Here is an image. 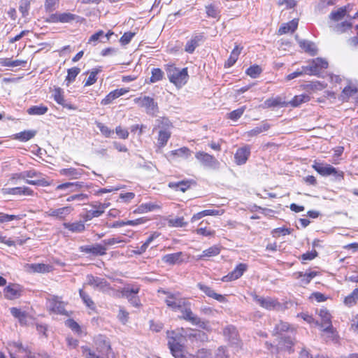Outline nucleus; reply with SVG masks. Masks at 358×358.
Wrapping results in <instances>:
<instances>
[{"mask_svg": "<svg viewBox=\"0 0 358 358\" xmlns=\"http://www.w3.org/2000/svg\"><path fill=\"white\" fill-rule=\"evenodd\" d=\"M275 334L279 335V341L277 347L280 350L292 351L294 344L292 336L294 334V329L287 322L280 321L276 324L273 330Z\"/></svg>", "mask_w": 358, "mask_h": 358, "instance_id": "1", "label": "nucleus"}, {"mask_svg": "<svg viewBox=\"0 0 358 358\" xmlns=\"http://www.w3.org/2000/svg\"><path fill=\"white\" fill-rule=\"evenodd\" d=\"M168 345L171 354L175 358L183 357V336L176 331H168Z\"/></svg>", "mask_w": 358, "mask_h": 358, "instance_id": "2", "label": "nucleus"}, {"mask_svg": "<svg viewBox=\"0 0 358 358\" xmlns=\"http://www.w3.org/2000/svg\"><path fill=\"white\" fill-rule=\"evenodd\" d=\"M167 76L171 83H173L177 87H181L187 81V69L184 68L180 70L175 66H169L167 68Z\"/></svg>", "mask_w": 358, "mask_h": 358, "instance_id": "3", "label": "nucleus"}, {"mask_svg": "<svg viewBox=\"0 0 358 358\" xmlns=\"http://www.w3.org/2000/svg\"><path fill=\"white\" fill-rule=\"evenodd\" d=\"M159 128L157 144L160 148L164 147L171 137L170 129L172 127L171 122L167 118H162L156 120Z\"/></svg>", "mask_w": 358, "mask_h": 358, "instance_id": "4", "label": "nucleus"}, {"mask_svg": "<svg viewBox=\"0 0 358 358\" xmlns=\"http://www.w3.org/2000/svg\"><path fill=\"white\" fill-rule=\"evenodd\" d=\"M158 292L166 295L165 303L173 310L176 311L186 306V299L182 298L179 292L173 293L164 289H159Z\"/></svg>", "mask_w": 358, "mask_h": 358, "instance_id": "5", "label": "nucleus"}, {"mask_svg": "<svg viewBox=\"0 0 358 358\" xmlns=\"http://www.w3.org/2000/svg\"><path fill=\"white\" fill-rule=\"evenodd\" d=\"M328 62L323 58L317 57L307 62L306 65H304L306 75L309 76H319L322 70L327 69Z\"/></svg>", "mask_w": 358, "mask_h": 358, "instance_id": "6", "label": "nucleus"}, {"mask_svg": "<svg viewBox=\"0 0 358 358\" xmlns=\"http://www.w3.org/2000/svg\"><path fill=\"white\" fill-rule=\"evenodd\" d=\"M134 101L139 107L144 108L148 115H156L158 113L157 102L155 101L154 99L150 96H144L143 97L136 98Z\"/></svg>", "mask_w": 358, "mask_h": 358, "instance_id": "7", "label": "nucleus"}, {"mask_svg": "<svg viewBox=\"0 0 358 358\" xmlns=\"http://www.w3.org/2000/svg\"><path fill=\"white\" fill-rule=\"evenodd\" d=\"M196 159L205 167L217 169L220 167L219 161L213 155L207 152L199 151L195 154Z\"/></svg>", "mask_w": 358, "mask_h": 358, "instance_id": "8", "label": "nucleus"}, {"mask_svg": "<svg viewBox=\"0 0 358 358\" xmlns=\"http://www.w3.org/2000/svg\"><path fill=\"white\" fill-rule=\"evenodd\" d=\"M73 210V208L71 206H66L58 208H51L45 212V215L56 220H64Z\"/></svg>", "mask_w": 358, "mask_h": 358, "instance_id": "9", "label": "nucleus"}, {"mask_svg": "<svg viewBox=\"0 0 358 358\" xmlns=\"http://www.w3.org/2000/svg\"><path fill=\"white\" fill-rule=\"evenodd\" d=\"M317 314L321 320L319 325L324 333L334 334V327L331 324V315L326 308H322L317 310Z\"/></svg>", "mask_w": 358, "mask_h": 358, "instance_id": "10", "label": "nucleus"}, {"mask_svg": "<svg viewBox=\"0 0 358 358\" xmlns=\"http://www.w3.org/2000/svg\"><path fill=\"white\" fill-rule=\"evenodd\" d=\"M87 284L103 292H107L110 289L109 284L105 279L92 275L87 276Z\"/></svg>", "mask_w": 358, "mask_h": 358, "instance_id": "11", "label": "nucleus"}, {"mask_svg": "<svg viewBox=\"0 0 358 358\" xmlns=\"http://www.w3.org/2000/svg\"><path fill=\"white\" fill-rule=\"evenodd\" d=\"M253 300L261 307L267 310L278 309L280 304L275 300L270 297L264 298L257 294L252 295Z\"/></svg>", "mask_w": 358, "mask_h": 358, "instance_id": "12", "label": "nucleus"}, {"mask_svg": "<svg viewBox=\"0 0 358 358\" xmlns=\"http://www.w3.org/2000/svg\"><path fill=\"white\" fill-rule=\"evenodd\" d=\"M140 289L138 287L124 288L122 291V296L127 299L129 302L134 307H139L141 304L140 299L137 296Z\"/></svg>", "mask_w": 358, "mask_h": 358, "instance_id": "13", "label": "nucleus"}, {"mask_svg": "<svg viewBox=\"0 0 358 358\" xmlns=\"http://www.w3.org/2000/svg\"><path fill=\"white\" fill-rule=\"evenodd\" d=\"M80 251L86 254H92L94 256H102L106 255L107 248L101 244L87 245L80 246Z\"/></svg>", "mask_w": 358, "mask_h": 358, "instance_id": "14", "label": "nucleus"}, {"mask_svg": "<svg viewBox=\"0 0 358 358\" xmlns=\"http://www.w3.org/2000/svg\"><path fill=\"white\" fill-rule=\"evenodd\" d=\"M247 268L248 266L245 264L241 263L231 273L223 276L222 280L223 282H230L237 280L243 275Z\"/></svg>", "mask_w": 358, "mask_h": 358, "instance_id": "15", "label": "nucleus"}, {"mask_svg": "<svg viewBox=\"0 0 358 358\" xmlns=\"http://www.w3.org/2000/svg\"><path fill=\"white\" fill-rule=\"evenodd\" d=\"M49 309L57 314L66 315L64 303L60 300L58 296H53L48 301Z\"/></svg>", "mask_w": 358, "mask_h": 358, "instance_id": "16", "label": "nucleus"}, {"mask_svg": "<svg viewBox=\"0 0 358 358\" xmlns=\"http://www.w3.org/2000/svg\"><path fill=\"white\" fill-rule=\"evenodd\" d=\"M203 36L201 34H196L188 40L185 46V51L192 54L203 41Z\"/></svg>", "mask_w": 358, "mask_h": 358, "instance_id": "17", "label": "nucleus"}, {"mask_svg": "<svg viewBox=\"0 0 358 358\" xmlns=\"http://www.w3.org/2000/svg\"><path fill=\"white\" fill-rule=\"evenodd\" d=\"M24 268L29 273H45L50 272L52 266L45 264H27L24 266Z\"/></svg>", "mask_w": 358, "mask_h": 358, "instance_id": "18", "label": "nucleus"}, {"mask_svg": "<svg viewBox=\"0 0 358 358\" xmlns=\"http://www.w3.org/2000/svg\"><path fill=\"white\" fill-rule=\"evenodd\" d=\"M313 167L318 173L323 176L336 175L337 173V170L330 164L315 163Z\"/></svg>", "mask_w": 358, "mask_h": 358, "instance_id": "19", "label": "nucleus"}, {"mask_svg": "<svg viewBox=\"0 0 358 358\" xmlns=\"http://www.w3.org/2000/svg\"><path fill=\"white\" fill-rule=\"evenodd\" d=\"M250 155L249 146H244L237 150L235 154L236 163L238 165L244 164Z\"/></svg>", "mask_w": 358, "mask_h": 358, "instance_id": "20", "label": "nucleus"}, {"mask_svg": "<svg viewBox=\"0 0 358 358\" xmlns=\"http://www.w3.org/2000/svg\"><path fill=\"white\" fill-rule=\"evenodd\" d=\"M4 296L8 299H15L20 296L21 289L19 285L10 284L5 287Z\"/></svg>", "mask_w": 358, "mask_h": 358, "instance_id": "21", "label": "nucleus"}, {"mask_svg": "<svg viewBox=\"0 0 358 358\" xmlns=\"http://www.w3.org/2000/svg\"><path fill=\"white\" fill-rule=\"evenodd\" d=\"M184 254L182 252H178L172 254H168L162 257V259L164 262L173 265L176 264H180L183 262Z\"/></svg>", "mask_w": 358, "mask_h": 358, "instance_id": "22", "label": "nucleus"}, {"mask_svg": "<svg viewBox=\"0 0 358 358\" xmlns=\"http://www.w3.org/2000/svg\"><path fill=\"white\" fill-rule=\"evenodd\" d=\"M82 169L68 168L59 171L62 176L69 178L70 180L78 179L83 174Z\"/></svg>", "mask_w": 358, "mask_h": 358, "instance_id": "23", "label": "nucleus"}, {"mask_svg": "<svg viewBox=\"0 0 358 358\" xmlns=\"http://www.w3.org/2000/svg\"><path fill=\"white\" fill-rule=\"evenodd\" d=\"M4 193L13 194V195H26L31 196L34 194V191L27 187H17L13 188H7L3 189Z\"/></svg>", "mask_w": 358, "mask_h": 358, "instance_id": "24", "label": "nucleus"}, {"mask_svg": "<svg viewBox=\"0 0 358 358\" xmlns=\"http://www.w3.org/2000/svg\"><path fill=\"white\" fill-rule=\"evenodd\" d=\"M63 227L72 233H81L85 229V223L83 221L64 222Z\"/></svg>", "mask_w": 358, "mask_h": 358, "instance_id": "25", "label": "nucleus"}, {"mask_svg": "<svg viewBox=\"0 0 358 358\" xmlns=\"http://www.w3.org/2000/svg\"><path fill=\"white\" fill-rule=\"evenodd\" d=\"M83 187V183L76 182H65L57 186V190H67L69 192H75Z\"/></svg>", "mask_w": 358, "mask_h": 358, "instance_id": "26", "label": "nucleus"}, {"mask_svg": "<svg viewBox=\"0 0 358 358\" xmlns=\"http://www.w3.org/2000/svg\"><path fill=\"white\" fill-rule=\"evenodd\" d=\"M10 313L13 316L17 318L19 320V322L22 324H27L29 323V320H31V317H29L25 312L22 311L20 309H18L17 308H10Z\"/></svg>", "mask_w": 358, "mask_h": 358, "instance_id": "27", "label": "nucleus"}, {"mask_svg": "<svg viewBox=\"0 0 358 358\" xmlns=\"http://www.w3.org/2000/svg\"><path fill=\"white\" fill-rule=\"evenodd\" d=\"M298 26V20L294 19L290 22L282 24L278 30L280 34H285L288 32H294Z\"/></svg>", "mask_w": 358, "mask_h": 358, "instance_id": "28", "label": "nucleus"}, {"mask_svg": "<svg viewBox=\"0 0 358 358\" xmlns=\"http://www.w3.org/2000/svg\"><path fill=\"white\" fill-rule=\"evenodd\" d=\"M54 99L58 104L62 105L64 108H67L69 109H75V107H73L71 104L66 103L64 96L62 94V90L60 88L55 90L54 93Z\"/></svg>", "mask_w": 358, "mask_h": 358, "instance_id": "29", "label": "nucleus"}, {"mask_svg": "<svg viewBox=\"0 0 358 358\" xmlns=\"http://www.w3.org/2000/svg\"><path fill=\"white\" fill-rule=\"evenodd\" d=\"M310 99V96L306 94L295 96L290 101L287 103V106L290 105L292 107H298L303 103H306Z\"/></svg>", "mask_w": 358, "mask_h": 358, "instance_id": "30", "label": "nucleus"}, {"mask_svg": "<svg viewBox=\"0 0 358 358\" xmlns=\"http://www.w3.org/2000/svg\"><path fill=\"white\" fill-rule=\"evenodd\" d=\"M348 12L347 6L341 7L336 10L332 11L329 15V18L334 22H338L347 15Z\"/></svg>", "mask_w": 358, "mask_h": 358, "instance_id": "31", "label": "nucleus"}, {"mask_svg": "<svg viewBox=\"0 0 358 358\" xmlns=\"http://www.w3.org/2000/svg\"><path fill=\"white\" fill-rule=\"evenodd\" d=\"M220 252V247L218 245H213L209 248L203 251L202 254L199 255L197 259H201L204 257H211L217 256Z\"/></svg>", "mask_w": 358, "mask_h": 358, "instance_id": "32", "label": "nucleus"}, {"mask_svg": "<svg viewBox=\"0 0 358 358\" xmlns=\"http://www.w3.org/2000/svg\"><path fill=\"white\" fill-rule=\"evenodd\" d=\"M241 48H239L238 45H236L232 52H231V55L226 62L224 66L225 67H231L237 61L239 55L241 54Z\"/></svg>", "mask_w": 358, "mask_h": 358, "instance_id": "33", "label": "nucleus"}, {"mask_svg": "<svg viewBox=\"0 0 358 358\" xmlns=\"http://www.w3.org/2000/svg\"><path fill=\"white\" fill-rule=\"evenodd\" d=\"M60 23H71L73 21L80 22V17L75 14L65 12L59 13Z\"/></svg>", "mask_w": 358, "mask_h": 358, "instance_id": "34", "label": "nucleus"}, {"mask_svg": "<svg viewBox=\"0 0 358 358\" xmlns=\"http://www.w3.org/2000/svg\"><path fill=\"white\" fill-rule=\"evenodd\" d=\"M299 45L306 52H308L310 55H315L317 53V49L315 45L310 41H300Z\"/></svg>", "mask_w": 358, "mask_h": 358, "instance_id": "35", "label": "nucleus"}, {"mask_svg": "<svg viewBox=\"0 0 358 358\" xmlns=\"http://www.w3.org/2000/svg\"><path fill=\"white\" fill-rule=\"evenodd\" d=\"M171 155L176 157L187 159L191 156L192 151L187 147H182L179 149L172 150L171 152Z\"/></svg>", "mask_w": 358, "mask_h": 358, "instance_id": "36", "label": "nucleus"}, {"mask_svg": "<svg viewBox=\"0 0 358 358\" xmlns=\"http://www.w3.org/2000/svg\"><path fill=\"white\" fill-rule=\"evenodd\" d=\"M224 335L228 337L231 344H237V333L234 327H227L224 329Z\"/></svg>", "mask_w": 358, "mask_h": 358, "instance_id": "37", "label": "nucleus"}, {"mask_svg": "<svg viewBox=\"0 0 358 358\" xmlns=\"http://www.w3.org/2000/svg\"><path fill=\"white\" fill-rule=\"evenodd\" d=\"M334 31L338 34H342L347 31L352 27V23L345 21L341 23H337L335 25H331Z\"/></svg>", "mask_w": 358, "mask_h": 358, "instance_id": "38", "label": "nucleus"}, {"mask_svg": "<svg viewBox=\"0 0 358 358\" xmlns=\"http://www.w3.org/2000/svg\"><path fill=\"white\" fill-rule=\"evenodd\" d=\"M48 107L43 105L34 106L27 110V113L31 115H41L48 112Z\"/></svg>", "mask_w": 358, "mask_h": 358, "instance_id": "39", "label": "nucleus"}, {"mask_svg": "<svg viewBox=\"0 0 358 358\" xmlns=\"http://www.w3.org/2000/svg\"><path fill=\"white\" fill-rule=\"evenodd\" d=\"M270 128V126L267 123H264L260 126L256 127L255 128L251 129L250 131H248L246 132L245 135L252 137L255 136H257L259 134L267 131Z\"/></svg>", "mask_w": 358, "mask_h": 358, "instance_id": "40", "label": "nucleus"}, {"mask_svg": "<svg viewBox=\"0 0 358 358\" xmlns=\"http://www.w3.org/2000/svg\"><path fill=\"white\" fill-rule=\"evenodd\" d=\"M182 318L185 319V320L190 322L192 324L199 322V317H197L196 315H194L192 312L190 308H185V310H183L182 311Z\"/></svg>", "mask_w": 358, "mask_h": 358, "instance_id": "41", "label": "nucleus"}, {"mask_svg": "<svg viewBox=\"0 0 358 358\" xmlns=\"http://www.w3.org/2000/svg\"><path fill=\"white\" fill-rule=\"evenodd\" d=\"M36 134L35 130H27L17 134L16 138L21 141H27L34 138Z\"/></svg>", "mask_w": 358, "mask_h": 358, "instance_id": "42", "label": "nucleus"}, {"mask_svg": "<svg viewBox=\"0 0 358 358\" xmlns=\"http://www.w3.org/2000/svg\"><path fill=\"white\" fill-rule=\"evenodd\" d=\"M169 187L176 191L185 192L189 187V184L187 181L172 182H169Z\"/></svg>", "mask_w": 358, "mask_h": 358, "instance_id": "43", "label": "nucleus"}, {"mask_svg": "<svg viewBox=\"0 0 358 358\" xmlns=\"http://www.w3.org/2000/svg\"><path fill=\"white\" fill-rule=\"evenodd\" d=\"M27 62L24 60H12L9 58L3 59L1 62V64L3 66H8V67H17L20 66H24L26 64Z\"/></svg>", "mask_w": 358, "mask_h": 358, "instance_id": "44", "label": "nucleus"}, {"mask_svg": "<svg viewBox=\"0 0 358 358\" xmlns=\"http://www.w3.org/2000/svg\"><path fill=\"white\" fill-rule=\"evenodd\" d=\"M80 69L78 67H73L68 69V74L65 80L67 86L75 80L76 76L80 73Z\"/></svg>", "mask_w": 358, "mask_h": 358, "instance_id": "45", "label": "nucleus"}, {"mask_svg": "<svg viewBox=\"0 0 358 358\" xmlns=\"http://www.w3.org/2000/svg\"><path fill=\"white\" fill-rule=\"evenodd\" d=\"M160 208V206L156 203H142L138 207V211L140 213H146L149 211H152L156 209Z\"/></svg>", "mask_w": 358, "mask_h": 358, "instance_id": "46", "label": "nucleus"}, {"mask_svg": "<svg viewBox=\"0 0 358 358\" xmlns=\"http://www.w3.org/2000/svg\"><path fill=\"white\" fill-rule=\"evenodd\" d=\"M264 104L266 107H275L280 106L282 107L287 106V104L285 102H282L280 98L267 99Z\"/></svg>", "mask_w": 358, "mask_h": 358, "instance_id": "47", "label": "nucleus"}, {"mask_svg": "<svg viewBox=\"0 0 358 358\" xmlns=\"http://www.w3.org/2000/svg\"><path fill=\"white\" fill-rule=\"evenodd\" d=\"M164 76L163 71L159 68H155L152 70V76L150 77L151 83H156L162 79Z\"/></svg>", "mask_w": 358, "mask_h": 358, "instance_id": "48", "label": "nucleus"}, {"mask_svg": "<svg viewBox=\"0 0 358 358\" xmlns=\"http://www.w3.org/2000/svg\"><path fill=\"white\" fill-rule=\"evenodd\" d=\"M206 14L208 17L217 18L220 15V10L214 5H208L206 6Z\"/></svg>", "mask_w": 358, "mask_h": 358, "instance_id": "49", "label": "nucleus"}, {"mask_svg": "<svg viewBox=\"0 0 358 358\" xmlns=\"http://www.w3.org/2000/svg\"><path fill=\"white\" fill-rule=\"evenodd\" d=\"M22 215H8L0 212V223L10 222L15 220H21Z\"/></svg>", "mask_w": 358, "mask_h": 358, "instance_id": "50", "label": "nucleus"}, {"mask_svg": "<svg viewBox=\"0 0 358 358\" xmlns=\"http://www.w3.org/2000/svg\"><path fill=\"white\" fill-rule=\"evenodd\" d=\"M168 224L172 227H181L186 224L183 217L170 218L168 220Z\"/></svg>", "mask_w": 358, "mask_h": 358, "instance_id": "51", "label": "nucleus"}, {"mask_svg": "<svg viewBox=\"0 0 358 358\" xmlns=\"http://www.w3.org/2000/svg\"><path fill=\"white\" fill-rule=\"evenodd\" d=\"M306 74V71L304 66H302L300 69H296L294 72L289 73L286 76V80L289 81L303 75Z\"/></svg>", "mask_w": 358, "mask_h": 358, "instance_id": "52", "label": "nucleus"}, {"mask_svg": "<svg viewBox=\"0 0 358 358\" xmlns=\"http://www.w3.org/2000/svg\"><path fill=\"white\" fill-rule=\"evenodd\" d=\"M82 350L85 358H103V355H97L87 347H82Z\"/></svg>", "mask_w": 358, "mask_h": 358, "instance_id": "53", "label": "nucleus"}, {"mask_svg": "<svg viewBox=\"0 0 358 358\" xmlns=\"http://www.w3.org/2000/svg\"><path fill=\"white\" fill-rule=\"evenodd\" d=\"M79 294L80 296L83 299V302L86 304V306L90 308H94V302L89 296V295L83 289H80Z\"/></svg>", "mask_w": 358, "mask_h": 358, "instance_id": "54", "label": "nucleus"}, {"mask_svg": "<svg viewBox=\"0 0 358 358\" xmlns=\"http://www.w3.org/2000/svg\"><path fill=\"white\" fill-rule=\"evenodd\" d=\"M190 336H192L196 338L197 341H200L201 342L206 341L208 340V336L206 333L200 330H194L190 334Z\"/></svg>", "mask_w": 358, "mask_h": 358, "instance_id": "55", "label": "nucleus"}, {"mask_svg": "<svg viewBox=\"0 0 358 358\" xmlns=\"http://www.w3.org/2000/svg\"><path fill=\"white\" fill-rule=\"evenodd\" d=\"M262 72V69L259 66H253L248 68L246 71V73L251 78H257Z\"/></svg>", "mask_w": 358, "mask_h": 358, "instance_id": "56", "label": "nucleus"}, {"mask_svg": "<svg viewBox=\"0 0 358 358\" xmlns=\"http://www.w3.org/2000/svg\"><path fill=\"white\" fill-rule=\"evenodd\" d=\"M118 96H117V92L115 90L110 92L104 99H103L101 101V105H108L112 103V101Z\"/></svg>", "mask_w": 358, "mask_h": 358, "instance_id": "57", "label": "nucleus"}, {"mask_svg": "<svg viewBox=\"0 0 358 358\" xmlns=\"http://www.w3.org/2000/svg\"><path fill=\"white\" fill-rule=\"evenodd\" d=\"M245 110V106H243L241 108H239L236 110H234L233 111H231L229 114V117L231 119V120H238L239 117H241V115L243 114L244 111Z\"/></svg>", "mask_w": 358, "mask_h": 358, "instance_id": "58", "label": "nucleus"}, {"mask_svg": "<svg viewBox=\"0 0 358 358\" xmlns=\"http://www.w3.org/2000/svg\"><path fill=\"white\" fill-rule=\"evenodd\" d=\"M98 72H99V71L97 69L92 70L90 72L87 79L86 80V81L85 83V86H90L96 83V81L97 80L96 75H97Z\"/></svg>", "mask_w": 358, "mask_h": 358, "instance_id": "59", "label": "nucleus"}, {"mask_svg": "<svg viewBox=\"0 0 358 358\" xmlns=\"http://www.w3.org/2000/svg\"><path fill=\"white\" fill-rule=\"evenodd\" d=\"M96 127L99 129L100 131L103 135L106 137H109L112 134L113 131L109 129L107 126L104 125L103 123L96 122Z\"/></svg>", "mask_w": 358, "mask_h": 358, "instance_id": "60", "label": "nucleus"}, {"mask_svg": "<svg viewBox=\"0 0 358 358\" xmlns=\"http://www.w3.org/2000/svg\"><path fill=\"white\" fill-rule=\"evenodd\" d=\"M104 32L102 30H99L90 36L88 40V43H92L95 45L101 38L103 37Z\"/></svg>", "mask_w": 358, "mask_h": 358, "instance_id": "61", "label": "nucleus"}, {"mask_svg": "<svg viewBox=\"0 0 358 358\" xmlns=\"http://www.w3.org/2000/svg\"><path fill=\"white\" fill-rule=\"evenodd\" d=\"M197 287L209 297L213 298L215 293L211 287L202 283H198Z\"/></svg>", "mask_w": 358, "mask_h": 358, "instance_id": "62", "label": "nucleus"}, {"mask_svg": "<svg viewBox=\"0 0 358 358\" xmlns=\"http://www.w3.org/2000/svg\"><path fill=\"white\" fill-rule=\"evenodd\" d=\"M358 299V296L357 294H354V291L347 296L344 299V303L348 306H351L355 303L356 301Z\"/></svg>", "mask_w": 358, "mask_h": 358, "instance_id": "63", "label": "nucleus"}, {"mask_svg": "<svg viewBox=\"0 0 358 358\" xmlns=\"http://www.w3.org/2000/svg\"><path fill=\"white\" fill-rule=\"evenodd\" d=\"M119 320L122 324H126L129 319V313L126 311L123 308H120L119 313L117 315Z\"/></svg>", "mask_w": 358, "mask_h": 358, "instance_id": "64", "label": "nucleus"}]
</instances>
